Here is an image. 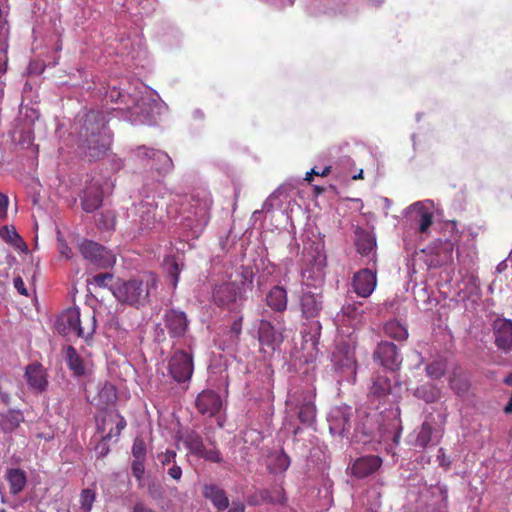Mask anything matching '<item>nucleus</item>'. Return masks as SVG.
Segmentation results:
<instances>
[{
  "mask_svg": "<svg viewBox=\"0 0 512 512\" xmlns=\"http://www.w3.org/2000/svg\"><path fill=\"white\" fill-rule=\"evenodd\" d=\"M355 246L357 252L364 257H367L369 261L375 260V247H376V239L375 237L362 229H357L355 232Z\"/></svg>",
  "mask_w": 512,
  "mask_h": 512,
  "instance_id": "obj_28",
  "label": "nucleus"
},
{
  "mask_svg": "<svg viewBox=\"0 0 512 512\" xmlns=\"http://www.w3.org/2000/svg\"><path fill=\"white\" fill-rule=\"evenodd\" d=\"M382 464V459L378 456L368 455L356 459L351 467V473L364 478L374 473Z\"/></svg>",
  "mask_w": 512,
  "mask_h": 512,
  "instance_id": "obj_27",
  "label": "nucleus"
},
{
  "mask_svg": "<svg viewBox=\"0 0 512 512\" xmlns=\"http://www.w3.org/2000/svg\"><path fill=\"white\" fill-rule=\"evenodd\" d=\"M24 416L18 410H9L0 416V427L4 433H11L17 429L21 422H23Z\"/></svg>",
  "mask_w": 512,
  "mask_h": 512,
  "instance_id": "obj_35",
  "label": "nucleus"
},
{
  "mask_svg": "<svg viewBox=\"0 0 512 512\" xmlns=\"http://www.w3.org/2000/svg\"><path fill=\"white\" fill-rule=\"evenodd\" d=\"M495 344L499 350L509 353L512 350V321L497 319L493 324Z\"/></svg>",
  "mask_w": 512,
  "mask_h": 512,
  "instance_id": "obj_25",
  "label": "nucleus"
},
{
  "mask_svg": "<svg viewBox=\"0 0 512 512\" xmlns=\"http://www.w3.org/2000/svg\"><path fill=\"white\" fill-rule=\"evenodd\" d=\"M239 295V287L234 282H223L215 285L212 291L213 302L219 307H230Z\"/></svg>",
  "mask_w": 512,
  "mask_h": 512,
  "instance_id": "obj_23",
  "label": "nucleus"
},
{
  "mask_svg": "<svg viewBox=\"0 0 512 512\" xmlns=\"http://www.w3.org/2000/svg\"><path fill=\"white\" fill-rule=\"evenodd\" d=\"M10 492L14 495L20 493L26 486V474L19 468H11L6 472Z\"/></svg>",
  "mask_w": 512,
  "mask_h": 512,
  "instance_id": "obj_34",
  "label": "nucleus"
},
{
  "mask_svg": "<svg viewBox=\"0 0 512 512\" xmlns=\"http://www.w3.org/2000/svg\"><path fill=\"white\" fill-rule=\"evenodd\" d=\"M13 285L15 289L19 292V294L28 296V290L25 287L24 281L20 276H17L13 279Z\"/></svg>",
  "mask_w": 512,
  "mask_h": 512,
  "instance_id": "obj_53",
  "label": "nucleus"
},
{
  "mask_svg": "<svg viewBox=\"0 0 512 512\" xmlns=\"http://www.w3.org/2000/svg\"><path fill=\"white\" fill-rule=\"evenodd\" d=\"M65 359L70 370L76 376H82L86 373V366L83 360L78 355L76 349L68 346L65 352Z\"/></svg>",
  "mask_w": 512,
  "mask_h": 512,
  "instance_id": "obj_37",
  "label": "nucleus"
},
{
  "mask_svg": "<svg viewBox=\"0 0 512 512\" xmlns=\"http://www.w3.org/2000/svg\"><path fill=\"white\" fill-rule=\"evenodd\" d=\"M203 496L209 499L218 510H225L229 506V500L225 491L216 484H208L203 487Z\"/></svg>",
  "mask_w": 512,
  "mask_h": 512,
  "instance_id": "obj_31",
  "label": "nucleus"
},
{
  "mask_svg": "<svg viewBox=\"0 0 512 512\" xmlns=\"http://www.w3.org/2000/svg\"><path fill=\"white\" fill-rule=\"evenodd\" d=\"M118 421L114 428H111L109 433L104 436V440H110L112 437H118L121 431L126 427V421L123 417L117 415Z\"/></svg>",
  "mask_w": 512,
  "mask_h": 512,
  "instance_id": "obj_48",
  "label": "nucleus"
},
{
  "mask_svg": "<svg viewBox=\"0 0 512 512\" xmlns=\"http://www.w3.org/2000/svg\"><path fill=\"white\" fill-rule=\"evenodd\" d=\"M79 249L84 259L96 267L109 268L116 262L115 255L96 242L85 240L80 244Z\"/></svg>",
  "mask_w": 512,
  "mask_h": 512,
  "instance_id": "obj_13",
  "label": "nucleus"
},
{
  "mask_svg": "<svg viewBox=\"0 0 512 512\" xmlns=\"http://www.w3.org/2000/svg\"><path fill=\"white\" fill-rule=\"evenodd\" d=\"M132 454L135 459H145L146 444L141 437H136L132 446Z\"/></svg>",
  "mask_w": 512,
  "mask_h": 512,
  "instance_id": "obj_44",
  "label": "nucleus"
},
{
  "mask_svg": "<svg viewBox=\"0 0 512 512\" xmlns=\"http://www.w3.org/2000/svg\"><path fill=\"white\" fill-rule=\"evenodd\" d=\"M198 456L215 463H219L222 461L220 452L215 448L207 450L204 447L202 453L199 454Z\"/></svg>",
  "mask_w": 512,
  "mask_h": 512,
  "instance_id": "obj_49",
  "label": "nucleus"
},
{
  "mask_svg": "<svg viewBox=\"0 0 512 512\" xmlns=\"http://www.w3.org/2000/svg\"><path fill=\"white\" fill-rule=\"evenodd\" d=\"M113 275L111 273H101L92 277V279H88V284H94L98 287H107L108 281H111Z\"/></svg>",
  "mask_w": 512,
  "mask_h": 512,
  "instance_id": "obj_46",
  "label": "nucleus"
},
{
  "mask_svg": "<svg viewBox=\"0 0 512 512\" xmlns=\"http://www.w3.org/2000/svg\"><path fill=\"white\" fill-rule=\"evenodd\" d=\"M315 391L309 387L290 392L286 399L288 412L297 416L303 425H311L316 418Z\"/></svg>",
  "mask_w": 512,
  "mask_h": 512,
  "instance_id": "obj_7",
  "label": "nucleus"
},
{
  "mask_svg": "<svg viewBox=\"0 0 512 512\" xmlns=\"http://www.w3.org/2000/svg\"><path fill=\"white\" fill-rule=\"evenodd\" d=\"M196 408L203 416L213 417L222 407V400L218 393L213 390H203L198 394Z\"/></svg>",
  "mask_w": 512,
  "mask_h": 512,
  "instance_id": "obj_22",
  "label": "nucleus"
},
{
  "mask_svg": "<svg viewBox=\"0 0 512 512\" xmlns=\"http://www.w3.org/2000/svg\"><path fill=\"white\" fill-rule=\"evenodd\" d=\"M176 452L174 450H166L165 452L159 453L157 455V459L160 462V464L165 467L168 465H172L176 461Z\"/></svg>",
  "mask_w": 512,
  "mask_h": 512,
  "instance_id": "obj_45",
  "label": "nucleus"
},
{
  "mask_svg": "<svg viewBox=\"0 0 512 512\" xmlns=\"http://www.w3.org/2000/svg\"><path fill=\"white\" fill-rule=\"evenodd\" d=\"M167 473L172 479L176 481H179L182 477V469L176 464V462L171 465V467L167 470Z\"/></svg>",
  "mask_w": 512,
  "mask_h": 512,
  "instance_id": "obj_54",
  "label": "nucleus"
},
{
  "mask_svg": "<svg viewBox=\"0 0 512 512\" xmlns=\"http://www.w3.org/2000/svg\"><path fill=\"white\" fill-rule=\"evenodd\" d=\"M86 325H82L81 315L78 308H69L64 311L57 320L59 332L65 335L74 334L81 338H89L95 332L96 319L93 313L85 316Z\"/></svg>",
  "mask_w": 512,
  "mask_h": 512,
  "instance_id": "obj_8",
  "label": "nucleus"
},
{
  "mask_svg": "<svg viewBox=\"0 0 512 512\" xmlns=\"http://www.w3.org/2000/svg\"><path fill=\"white\" fill-rule=\"evenodd\" d=\"M426 371L428 376L437 379L444 374L445 369L441 363L433 362L427 366Z\"/></svg>",
  "mask_w": 512,
  "mask_h": 512,
  "instance_id": "obj_50",
  "label": "nucleus"
},
{
  "mask_svg": "<svg viewBox=\"0 0 512 512\" xmlns=\"http://www.w3.org/2000/svg\"><path fill=\"white\" fill-rule=\"evenodd\" d=\"M155 338L158 341H163L165 339L164 329L160 325H157V327H156V336H155Z\"/></svg>",
  "mask_w": 512,
  "mask_h": 512,
  "instance_id": "obj_61",
  "label": "nucleus"
},
{
  "mask_svg": "<svg viewBox=\"0 0 512 512\" xmlns=\"http://www.w3.org/2000/svg\"><path fill=\"white\" fill-rule=\"evenodd\" d=\"M153 91L146 87H141L133 94H122V92L113 87L106 95V101L112 103H123L124 107H118L119 110H128L130 112L129 120L132 123H146L150 121L154 107L157 105Z\"/></svg>",
  "mask_w": 512,
  "mask_h": 512,
  "instance_id": "obj_3",
  "label": "nucleus"
},
{
  "mask_svg": "<svg viewBox=\"0 0 512 512\" xmlns=\"http://www.w3.org/2000/svg\"><path fill=\"white\" fill-rule=\"evenodd\" d=\"M376 284V272L370 268L361 269L353 276L352 288L360 297H369L375 290Z\"/></svg>",
  "mask_w": 512,
  "mask_h": 512,
  "instance_id": "obj_20",
  "label": "nucleus"
},
{
  "mask_svg": "<svg viewBox=\"0 0 512 512\" xmlns=\"http://www.w3.org/2000/svg\"><path fill=\"white\" fill-rule=\"evenodd\" d=\"M506 268H507L506 260H503V261H501V262L497 265V267H496V271H497L498 273H501V272H503Z\"/></svg>",
  "mask_w": 512,
  "mask_h": 512,
  "instance_id": "obj_63",
  "label": "nucleus"
},
{
  "mask_svg": "<svg viewBox=\"0 0 512 512\" xmlns=\"http://www.w3.org/2000/svg\"><path fill=\"white\" fill-rule=\"evenodd\" d=\"M242 330V318H238L231 325V333L235 336H238Z\"/></svg>",
  "mask_w": 512,
  "mask_h": 512,
  "instance_id": "obj_58",
  "label": "nucleus"
},
{
  "mask_svg": "<svg viewBox=\"0 0 512 512\" xmlns=\"http://www.w3.org/2000/svg\"><path fill=\"white\" fill-rule=\"evenodd\" d=\"M168 371L175 382L188 383L194 371L192 355L184 350H176L169 359Z\"/></svg>",
  "mask_w": 512,
  "mask_h": 512,
  "instance_id": "obj_12",
  "label": "nucleus"
},
{
  "mask_svg": "<svg viewBox=\"0 0 512 512\" xmlns=\"http://www.w3.org/2000/svg\"><path fill=\"white\" fill-rule=\"evenodd\" d=\"M331 361L339 383L344 381L354 383L356 377V361L352 352L337 349L333 352Z\"/></svg>",
  "mask_w": 512,
  "mask_h": 512,
  "instance_id": "obj_14",
  "label": "nucleus"
},
{
  "mask_svg": "<svg viewBox=\"0 0 512 512\" xmlns=\"http://www.w3.org/2000/svg\"><path fill=\"white\" fill-rule=\"evenodd\" d=\"M104 188L98 180H92L91 183L83 191L81 199L82 209L91 213L97 210L103 201Z\"/></svg>",
  "mask_w": 512,
  "mask_h": 512,
  "instance_id": "obj_24",
  "label": "nucleus"
},
{
  "mask_svg": "<svg viewBox=\"0 0 512 512\" xmlns=\"http://www.w3.org/2000/svg\"><path fill=\"white\" fill-rule=\"evenodd\" d=\"M159 203L154 194H147L141 201L135 205V211L138 219L136 220L139 235H145L156 229L160 225L162 214L158 210Z\"/></svg>",
  "mask_w": 512,
  "mask_h": 512,
  "instance_id": "obj_9",
  "label": "nucleus"
},
{
  "mask_svg": "<svg viewBox=\"0 0 512 512\" xmlns=\"http://www.w3.org/2000/svg\"><path fill=\"white\" fill-rule=\"evenodd\" d=\"M212 199L209 194L193 195L180 223L184 240L198 238L210 219Z\"/></svg>",
  "mask_w": 512,
  "mask_h": 512,
  "instance_id": "obj_4",
  "label": "nucleus"
},
{
  "mask_svg": "<svg viewBox=\"0 0 512 512\" xmlns=\"http://www.w3.org/2000/svg\"><path fill=\"white\" fill-rule=\"evenodd\" d=\"M374 359L379 363L391 370H397L402 363V356L398 351L397 346L394 343L381 341L378 343L374 353Z\"/></svg>",
  "mask_w": 512,
  "mask_h": 512,
  "instance_id": "obj_18",
  "label": "nucleus"
},
{
  "mask_svg": "<svg viewBox=\"0 0 512 512\" xmlns=\"http://www.w3.org/2000/svg\"><path fill=\"white\" fill-rule=\"evenodd\" d=\"M415 396L423 399L426 403H433L439 398L438 390L431 384H425L415 390Z\"/></svg>",
  "mask_w": 512,
  "mask_h": 512,
  "instance_id": "obj_42",
  "label": "nucleus"
},
{
  "mask_svg": "<svg viewBox=\"0 0 512 512\" xmlns=\"http://www.w3.org/2000/svg\"><path fill=\"white\" fill-rule=\"evenodd\" d=\"M25 378L28 386L36 392L44 391L48 385L45 369L39 363H32L26 367Z\"/></svg>",
  "mask_w": 512,
  "mask_h": 512,
  "instance_id": "obj_26",
  "label": "nucleus"
},
{
  "mask_svg": "<svg viewBox=\"0 0 512 512\" xmlns=\"http://www.w3.org/2000/svg\"><path fill=\"white\" fill-rule=\"evenodd\" d=\"M267 305L275 312H283L287 308V291L282 286H274L266 295Z\"/></svg>",
  "mask_w": 512,
  "mask_h": 512,
  "instance_id": "obj_30",
  "label": "nucleus"
},
{
  "mask_svg": "<svg viewBox=\"0 0 512 512\" xmlns=\"http://www.w3.org/2000/svg\"><path fill=\"white\" fill-rule=\"evenodd\" d=\"M437 460L439 461V465L445 468H448L451 464L450 460L446 457L444 449L439 448L437 454Z\"/></svg>",
  "mask_w": 512,
  "mask_h": 512,
  "instance_id": "obj_56",
  "label": "nucleus"
},
{
  "mask_svg": "<svg viewBox=\"0 0 512 512\" xmlns=\"http://www.w3.org/2000/svg\"><path fill=\"white\" fill-rule=\"evenodd\" d=\"M321 334V324L318 320H312L308 329L302 331V338L307 348L317 350Z\"/></svg>",
  "mask_w": 512,
  "mask_h": 512,
  "instance_id": "obj_36",
  "label": "nucleus"
},
{
  "mask_svg": "<svg viewBox=\"0 0 512 512\" xmlns=\"http://www.w3.org/2000/svg\"><path fill=\"white\" fill-rule=\"evenodd\" d=\"M352 408L347 405L333 407L328 414L329 430L333 435L344 436L351 426Z\"/></svg>",
  "mask_w": 512,
  "mask_h": 512,
  "instance_id": "obj_17",
  "label": "nucleus"
},
{
  "mask_svg": "<svg viewBox=\"0 0 512 512\" xmlns=\"http://www.w3.org/2000/svg\"><path fill=\"white\" fill-rule=\"evenodd\" d=\"M330 172V166H326L322 171L316 170V168H312L309 172L306 173L305 180L311 181L312 175H320L326 176Z\"/></svg>",
  "mask_w": 512,
  "mask_h": 512,
  "instance_id": "obj_55",
  "label": "nucleus"
},
{
  "mask_svg": "<svg viewBox=\"0 0 512 512\" xmlns=\"http://www.w3.org/2000/svg\"><path fill=\"white\" fill-rule=\"evenodd\" d=\"M410 211L415 214L413 221L420 233H427L433 222V215L422 203L416 202L410 206Z\"/></svg>",
  "mask_w": 512,
  "mask_h": 512,
  "instance_id": "obj_29",
  "label": "nucleus"
},
{
  "mask_svg": "<svg viewBox=\"0 0 512 512\" xmlns=\"http://www.w3.org/2000/svg\"><path fill=\"white\" fill-rule=\"evenodd\" d=\"M57 245H58L59 253L63 257H65L66 259H70L72 257V250L63 239L58 238Z\"/></svg>",
  "mask_w": 512,
  "mask_h": 512,
  "instance_id": "obj_52",
  "label": "nucleus"
},
{
  "mask_svg": "<svg viewBox=\"0 0 512 512\" xmlns=\"http://www.w3.org/2000/svg\"><path fill=\"white\" fill-rule=\"evenodd\" d=\"M384 333L386 336L401 341L408 337L407 328L397 320H390L384 325Z\"/></svg>",
  "mask_w": 512,
  "mask_h": 512,
  "instance_id": "obj_39",
  "label": "nucleus"
},
{
  "mask_svg": "<svg viewBox=\"0 0 512 512\" xmlns=\"http://www.w3.org/2000/svg\"><path fill=\"white\" fill-rule=\"evenodd\" d=\"M164 326L171 338H182L189 328V320L185 312L178 309L166 310L163 315Z\"/></svg>",
  "mask_w": 512,
  "mask_h": 512,
  "instance_id": "obj_19",
  "label": "nucleus"
},
{
  "mask_svg": "<svg viewBox=\"0 0 512 512\" xmlns=\"http://www.w3.org/2000/svg\"><path fill=\"white\" fill-rule=\"evenodd\" d=\"M100 399H104V404L113 402L116 398L115 389L112 385H105L99 392Z\"/></svg>",
  "mask_w": 512,
  "mask_h": 512,
  "instance_id": "obj_47",
  "label": "nucleus"
},
{
  "mask_svg": "<svg viewBox=\"0 0 512 512\" xmlns=\"http://www.w3.org/2000/svg\"><path fill=\"white\" fill-rule=\"evenodd\" d=\"M375 423L369 416L366 417L365 422L358 423L355 427L353 439L356 442L368 443L375 434Z\"/></svg>",
  "mask_w": 512,
  "mask_h": 512,
  "instance_id": "obj_33",
  "label": "nucleus"
},
{
  "mask_svg": "<svg viewBox=\"0 0 512 512\" xmlns=\"http://www.w3.org/2000/svg\"><path fill=\"white\" fill-rule=\"evenodd\" d=\"M183 443L185 447L190 451V453L198 456L202 453L204 448L202 437L194 432L189 431L182 437Z\"/></svg>",
  "mask_w": 512,
  "mask_h": 512,
  "instance_id": "obj_40",
  "label": "nucleus"
},
{
  "mask_svg": "<svg viewBox=\"0 0 512 512\" xmlns=\"http://www.w3.org/2000/svg\"><path fill=\"white\" fill-rule=\"evenodd\" d=\"M96 500V492L93 489H83L79 495V506H74L69 512H91Z\"/></svg>",
  "mask_w": 512,
  "mask_h": 512,
  "instance_id": "obj_38",
  "label": "nucleus"
},
{
  "mask_svg": "<svg viewBox=\"0 0 512 512\" xmlns=\"http://www.w3.org/2000/svg\"><path fill=\"white\" fill-rule=\"evenodd\" d=\"M448 499L447 486L441 483L424 487L417 499L420 512H443Z\"/></svg>",
  "mask_w": 512,
  "mask_h": 512,
  "instance_id": "obj_10",
  "label": "nucleus"
},
{
  "mask_svg": "<svg viewBox=\"0 0 512 512\" xmlns=\"http://www.w3.org/2000/svg\"><path fill=\"white\" fill-rule=\"evenodd\" d=\"M400 390L401 387L398 382L392 384L388 376L376 375L372 380L368 397L371 402L378 401L379 404L393 403L400 398Z\"/></svg>",
  "mask_w": 512,
  "mask_h": 512,
  "instance_id": "obj_11",
  "label": "nucleus"
},
{
  "mask_svg": "<svg viewBox=\"0 0 512 512\" xmlns=\"http://www.w3.org/2000/svg\"><path fill=\"white\" fill-rule=\"evenodd\" d=\"M2 238L16 249L21 251L27 250V245L21 238V236L16 232L14 228L5 227L1 231Z\"/></svg>",
  "mask_w": 512,
  "mask_h": 512,
  "instance_id": "obj_41",
  "label": "nucleus"
},
{
  "mask_svg": "<svg viewBox=\"0 0 512 512\" xmlns=\"http://www.w3.org/2000/svg\"><path fill=\"white\" fill-rule=\"evenodd\" d=\"M245 506L242 502H233L228 512H244Z\"/></svg>",
  "mask_w": 512,
  "mask_h": 512,
  "instance_id": "obj_60",
  "label": "nucleus"
},
{
  "mask_svg": "<svg viewBox=\"0 0 512 512\" xmlns=\"http://www.w3.org/2000/svg\"><path fill=\"white\" fill-rule=\"evenodd\" d=\"M443 432L441 429L433 427L429 422H423L418 430H415L410 435L411 443L420 448H426L428 445L437 444L442 438Z\"/></svg>",
  "mask_w": 512,
  "mask_h": 512,
  "instance_id": "obj_21",
  "label": "nucleus"
},
{
  "mask_svg": "<svg viewBox=\"0 0 512 512\" xmlns=\"http://www.w3.org/2000/svg\"><path fill=\"white\" fill-rule=\"evenodd\" d=\"M290 466V458L283 450H275L267 456V468L274 474L285 472Z\"/></svg>",
  "mask_w": 512,
  "mask_h": 512,
  "instance_id": "obj_32",
  "label": "nucleus"
},
{
  "mask_svg": "<svg viewBox=\"0 0 512 512\" xmlns=\"http://www.w3.org/2000/svg\"><path fill=\"white\" fill-rule=\"evenodd\" d=\"M303 258L305 268L302 270L303 286L314 288V291L303 289L300 298V307L303 317L315 320L323 308L322 294L318 288L324 281L326 255L324 243L321 239L304 243Z\"/></svg>",
  "mask_w": 512,
  "mask_h": 512,
  "instance_id": "obj_1",
  "label": "nucleus"
},
{
  "mask_svg": "<svg viewBox=\"0 0 512 512\" xmlns=\"http://www.w3.org/2000/svg\"><path fill=\"white\" fill-rule=\"evenodd\" d=\"M96 451L102 457L106 456L109 453V448H108V446L106 444V440L103 439V441L97 445Z\"/></svg>",
  "mask_w": 512,
  "mask_h": 512,
  "instance_id": "obj_59",
  "label": "nucleus"
},
{
  "mask_svg": "<svg viewBox=\"0 0 512 512\" xmlns=\"http://www.w3.org/2000/svg\"><path fill=\"white\" fill-rule=\"evenodd\" d=\"M166 270L171 278L172 285L175 288L177 286L180 274V269L175 259L172 258L166 260Z\"/></svg>",
  "mask_w": 512,
  "mask_h": 512,
  "instance_id": "obj_43",
  "label": "nucleus"
},
{
  "mask_svg": "<svg viewBox=\"0 0 512 512\" xmlns=\"http://www.w3.org/2000/svg\"><path fill=\"white\" fill-rule=\"evenodd\" d=\"M106 124V116L101 111H89L73 124V131L78 134L77 151L81 155L98 159L105 154L111 144Z\"/></svg>",
  "mask_w": 512,
  "mask_h": 512,
  "instance_id": "obj_2",
  "label": "nucleus"
},
{
  "mask_svg": "<svg viewBox=\"0 0 512 512\" xmlns=\"http://www.w3.org/2000/svg\"><path fill=\"white\" fill-rule=\"evenodd\" d=\"M144 459H135L132 463V473L137 479H141L144 474Z\"/></svg>",
  "mask_w": 512,
  "mask_h": 512,
  "instance_id": "obj_51",
  "label": "nucleus"
},
{
  "mask_svg": "<svg viewBox=\"0 0 512 512\" xmlns=\"http://www.w3.org/2000/svg\"><path fill=\"white\" fill-rule=\"evenodd\" d=\"M257 334L261 350L265 353L274 352L283 342L282 331L265 319L259 321Z\"/></svg>",
  "mask_w": 512,
  "mask_h": 512,
  "instance_id": "obj_16",
  "label": "nucleus"
},
{
  "mask_svg": "<svg viewBox=\"0 0 512 512\" xmlns=\"http://www.w3.org/2000/svg\"><path fill=\"white\" fill-rule=\"evenodd\" d=\"M373 308L371 302L348 299L336 315L335 321L338 328L343 333H348V329L353 331L360 329L366 323Z\"/></svg>",
  "mask_w": 512,
  "mask_h": 512,
  "instance_id": "obj_6",
  "label": "nucleus"
},
{
  "mask_svg": "<svg viewBox=\"0 0 512 512\" xmlns=\"http://www.w3.org/2000/svg\"><path fill=\"white\" fill-rule=\"evenodd\" d=\"M274 197H275V193L271 194L270 197L268 199H266V201L263 204V209L264 210H270L273 207L272 199Z\"/></svg>",
  "mask_w": 512,
  "mask_h": 512,
  "instance_id": "obj_62",
  "label": "nucleus"
},
{
  "mask_svg": "<svg viewBox=\"0 0 512 512\" xmlns=\"http://www.w3.org/2000/svg\"><path fill=\"white\" fill-rule=\"evenodd\" d=\"M8 207V197L0 192V217L6 216Z\"/></svg>",
  "mask_w": 512,
  "mask_h": 512,
  "instance_id": "obj_57",
  "label": "nucleus"
},
{
  "mask_svg": "<svg viewBox=\"0 0 512 512\" xmlns=\"http://www.w3.org/2000/svg\"><path fill=\"white\" fill-rule=\"evenodd\" d=\"M352 178H353L354 180L362 179V178H363V170L361 169V170L359 171V173H357L356 175H354Z\"/></svg>",
  "mask_w": 512,
  "mask_h": 512,
  "instance_id": "obj_64",
  "label": "nucleus"
},
{
  "mask_svg": "<svg viewBox=\"0 0 512 512\" xmlns=\"http://www.w3.org/2000/svg\"><path fill=\"white\" fill-rule=\"evenodd\" d=\"M156 285V277L149 274L127 281L118 280L110 289L120 303L140 307L148 302L150 293Z\"/></svg>",
  "mask_w": 512,
  "mask_h": 512,
  "instance_id": "obj_5",
  "label": "nucleus"
},
{
  "mask_svg": "<svg viewBox=\"0 0 512 512\" xmlns=\"http://www.w3.org/2000/svg\"><path fill=\"white\" fill-rule=\"evenodd\" d=\"M135 155L137 158L146 161V165L151 169H155L159 174H167L173 169V161L170 156L160 150L140 146L136 149Z\"/></svg>",
  "mask_w": 512,
  "mask_h": 512,
  "instance_id": "obj_15",
  "label": "nucleus"
}]
</instances>
